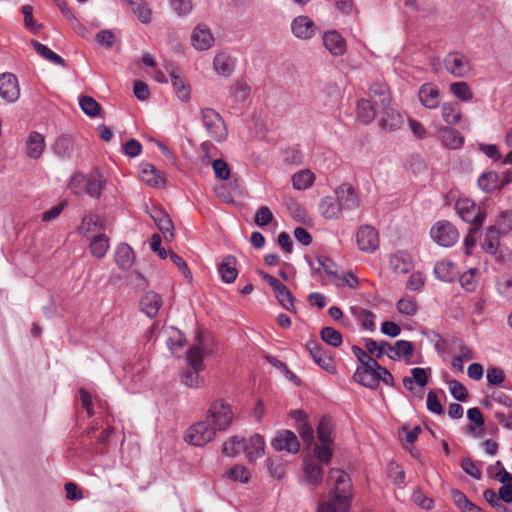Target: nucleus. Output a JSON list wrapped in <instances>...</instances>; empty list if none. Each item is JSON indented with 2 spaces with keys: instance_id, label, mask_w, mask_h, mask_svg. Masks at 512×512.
<instances>
[{
  "instance_id": "obj_24",
  "label": "nucleus",
  "mask_w": 512,
  "mask_h": 512,
  "mask_svg": "<svg viewBox=\"0 0 512 512\" xmlns=\"http://www.w3.org/2000/svg\"><path fill=\"white\" fill-rule=\"evenodd\" d=\"M236 59L226 52L217 53L214 57L213 68L223 77H229L234 71Z\"/></svg>"
},
{
  "instance_id": "obj_35",
  "label": "nucleus",
  "mask_w": 512,
  "mask_h": 512,
  "mask_svg": "<svg viewBox=\"0 0 512 512\" xmlns=\"http://www.w3.org/2000/svg\"><path fill=\"white\" fill-rule=\"evenodd\" d=\"M378 113L369 99H361L357 104V119L363 124L371 123Z\"/></svg>"
},
{
  "instance_id": "obj_42",
  "label": "nucleus",
  "mask_w": 512,
  "mask_h": 512,
  "mask_svg": "<svg viewBox=\"0 0 512 512\" xmlns=\"http://www.w3.org/2000/svg\"><path fill=\"white\" fill-rule=\"evenodd\" d=\"M31 45L35 49V51L45 58L46 60L59 65V66H66L65 60L59 56L58 54L54 53L50 48H48L46 45L36 41L31 40Z\"/></svg>"
},
{
  "instance_id": "obj_45",
  "label": "nucleus",
  "mask_w": 512,
  "mask_h": 512,
  "mask_svg": "<svg viewBox=\"0 0 512 512\" xmlns=\"http://www.w3.org/2000/svg\"><path fill=\"white\" fill-rule=\"evenodd\" d=\"M202 370L188 368L181 373V382L188 388H200L204 384V379L199 375Z\"/></svg>"
},
{
  "instance_id": "obj_16",
  "label": "nucleus",
  "mask_w": 512,
  "mask_h": 512,
  "mask_svg": "<svg viewBox=\"0 0 512 512\" xmlns=\"http://www.w3.org/2000/svg\"><path fill=\"white\" fill-rule=\"evenodd\" d=\"M291 31L299 39H310L315 35L316 25L308 16H298L291 23Z\"/></svg>"
},
{
  "instance_id": "obj_58",
  "label": "nucleus",
  "mask_w": 512,
  "mask_h": 512,
  "mask_svg": "<svg viewBox=\"0 0 512 512\" xmlns=\"http://www.w3.org/2000/svg\"><path fill=\"white\" fill-rule=\"evenodd\" d=\"M318 264L323 268L325 273L331 278L332 281L335 279H340V276L337 272L336 264L326 256H318L317 257Z\"/></svg>"
},
{
  "instance_id": "obj_21",
  "label": "nucleus",
  "mask_w": 512,
  "mask_h": 512,
  "mask_svg": "<svg viewBox=\"0 0 512 512\" xmlns=\"http://www.w3.org/2000/svg\"><path fill=\"white\" fill-rule=\"evenodd\" d=\"M158 229L164 234V237L171 240L174 237V225L169 215L162 209L155 208L150 213Z\"/></svg>"
},
{
  "instance_id": "obj_60",
  "label": "nucleus",
  "mask_w": 512,
  "mask_h": 512,
  "mask_svg": "<svg viewBox=\"0 0 512 512\" xmlns=\"http://www.w3.org/2000/svg\"><path fill=\"white\" fill-rule=\"evenodd\" d=\"M266 464L273 478L282 479L284 477L285 468L279 459L270 457L266 460Z\"/></svg>"
},
{
  "instance_id": "obj_18",
  "label": "nucleus",
  "mask_w": 512,
  "mask_h": 512,
  "mask_svg": "<svg viewBox=\"0 0 512 512\" xmlns=\"http://www.w3.org/2000/svg\"><path fill=\"white\" fill-rule=\"evenodd\" d=\"M438 138L449 149H459L464 144V138L460 132L448 126H442L438 129Z\"/></svg>"
},
{
  "instance_id": "obj_8",
  "label": "nucleus",
  "mask_w": 512,
  "mask_h": 512,
  "mask_svg": "<svg viewBox=\"0 0 512 512\" xmlns=\"http://www.w3.org/2000/svg\"><path fill=\"white\" fill-rule=\"evenodd\" d=\"M276 451H286L295 454L300 449V443L294 432L290 430H280L276 433L271 442Z\"/></svg>"
},
{
  "instance_id": "obj_19",
  "label": "nucleus",
  "mask_w": 512,
  "mask_h": 512,
  "mask_svg": "<svg viewBox=\"0 0 512 512\" xmlns=\"http://www.w3.org/2000/svg\"><path fill=\"white\" fill-rule=\"evenodd\" d=\"M378 113L380 115L379 124L383 129L394 131L401 127L403 118L391 105Z\"/></svg>"
},
{
  "instance_id": "obj_46",
  "label": "nucleus",
  "mask_w": 512,
  "mask_h": 512,
  "mask_svg": "<svg viewBox=\"0 0 512 512\" xmlns=\"http://www.w3.org/2000/svg\"><path fill=\"white\" fill-rule=\"evenodd\" d=\"M242 451H244L242 437L232 436L223 444L222 453L227 457H235Z\"/></svg>"
},
{
  "instance_id": "obj_39",
  "label": "nucleus",
  "mask_w": 512,
  "mask_h": 512,
  "mask_svg": "<svg viewBox=\"0 0 512 512\" xmlns=\"http://www.w3.org/2000/svg\"><path fill=\"white\" fill-rule=\"evenodd\" d=\"M315 175L309 169L301 170L292 176V185L296 190H305L313 185Z\"/></svg>"
},
{
  "instance_id": "obj_9",
  "label": "nucleus",
  "mask_w": 512,
  "mask_h": 512,
  "mask_svg": "<svg viewBox=\"0 0 512 512\" xmlns=\"http://www.w3.org/2000/svg\"><path fill=\"white\" fill-rule=\"evenodd\" d=\"M357 245L363 252L372 253L379 246V236L376 229L369 225L361 226L356 235Z\"/></svg>"
},
{
  "instance_id": "obj_57",
  "label": "nucleus",
  "mask_w": 512,
  "mask_h": 512,
  "mask_svg": "<svg viewBox=\"0 0 512 512\" xmlns=\"http://www.w3.org/2000/svg\"><path fill=\"white\" fill-rule=\"evenodd\" d=\"M353 355L361 363V367L371 368V365L376 367L377 361L373 359L366 351L357 345L351 347Z\"/></svg>"
},
{
  "instance_id": "obj_59",
  "label": "nucleus",
  "mask_w": 512,
  "mask_h": 512,
  "mask_svg": "<svg viewBox=\"0 0 512 512\" xmlns=\"http://www.w3.org/2000/svg\"><path fill=\"white\" fill-rule=\"evenodd\" d=\"M449 390L451 395L460 402H465L468 398V392L467 389L463 384H461L457 380H450L448 382Z\"/></svg>"
},
{
  "instance_id": "obj_56",
  "label": "nucleus",
  "mask_w": 512,
  "mask_h": 512,
  "mask_svg": "<svg viewBox=\"0 0 512 512\" xmlns=\"http://www.w3.org/2000/svg\"><path fill=\"white\" fill-rule=\"evenodd\" d=\"M459 283L463 289L467 292L475 291L478 285L477 279L475 277V270L470 269L459 277Z\"/></svg>"
},
{
  "instance_id": "obj_38",
  "label": "nucleus",
  "mask_w": 512,
  "mask_h": 512,
  "mask_svg": "<svg viewBox=\"0 0 512 512\" xmlns=\"http://www.w3.org/2000/svg\"><path fill=\"white\" fill-rule=\"evenodd\" d=\"M500 230L497 226H490L487 229L485 239L482 243V248L486 253L496 254L499 246Z\"/></svg>"
},
{
  "instance_id": "obj_62",
  "label": "nucleus",
  "mask_w": 512,
  "mask_h": 512,
  "mask_svg": "<svg viewBox=\"0 0 512 512\" xmlns=\"http://www.w3.org/2000/svg\"><path fill=\"white\" fill-rule=\"evenodd\" d=\"M227 476L231 480L246 483L250 478V473L244 466L236 465L227 472Z\"/></svg>"
},
{
  "instance_id": "obj_23",
  "label": "nucleus",
  "mask_w": 512,
  "mask_h": 512,
  "mask_svg": "<svg viewBox=\"0 0 512 512\" xmlns=\"http://www.w3.org/2000/svg\"><path fill=\"white\" fill-rule=\"evenodd\" d=\"M434 274L440 281L451 283L458 277L459 270L453 262L442 260L435 264Z\"/></svg>"
},
{
  "instance_id": "obj_36",
  "label": "nucleus",
  "mask_w": 512,
  "mask_h": 512,
  "mask_svg": "<svg viewBox=\"0 0 512 512\" xmlns=\"http://www.w3.org/2000/svg\"><path fill=\"white\" fill-rule=\"evenodd\" d=\"M477 185L484 193H493L498 190V173L494 170L482 173L477 180Z\"/></svg>"
},
{
  "instance_id": "obj_10",
  "label": "nucleus",
  "mask_w": 512,
  "mask_h": 512,
  "mask_svg": "<svg viewBox=\"0 0 512 512\" xmlns=\"http://www.w3.org/2000/svg\"><path fill=\"white\" fill-rule=\"evenodd\" d=\"M0 97L8 102H16L20 97L17 77L12 73L0 74Z\"/></svg>"
},
{
  "instance_id": "obj_2",
  "label": "nucleus",
  "mask_w": 512,
  "mask_h": 512,
  "mask_svg": "<svg viewBox=\"0 0 512 512\" xmlns=\"http://www.w3.org/2000/svg\"><path fill=\"white\" fill-rule=\"evenodd\" d=\"M201 120L209 136L217 141L227 138L228 131L221 115L211 108L201 110Z\"/></svg>"
},
{
  "instance_id": "obj_53",
  "label": "nucleus",
  "mask_w": 512,
  "mask_h": 512,
  "mask_svg": "<svg viewBox=\"0 0 512 512\" xmlns=\"http://www.w3.org/2000/svg\"><path fill=\"white\" fill-rule=\"evenodd\" d=\"M321 339L332 347L341 345L343 338L342 334L333 327H324L320 331Z\"/></svg>"
},
{
  "instance_id": "obj_64",
  "label": "nucleus",
  "mask_w": 512,
  "mask_h": 512,
  "mask_svg": "<svg viewBox=\"0 0 512 512\" xmlns=\"http://www.w3.org/2000/svg\"><path fill=\"white\" fill-rule=\"evenodd\" d=\"M497 291L505 298L512 299V278L502 276L496 282Z\"/></svg>"
},
{
  "instance_id": "obj_54",
  "label": "nucleus",
  "mask_w": 512,
  "mask_h": 512,
  "mask_svg": "<svg viewBox=\"0 0 512 512\" xmlns=\"http://www.w3.org/2000/svg\"><path fill=\"white\" fill-rule=\"evenodd\" d=\"M88 175L76 173L73 175L69 182V188L73 194L80 196L84 195L87 188Z\"/></svg>"
},
{
  "instance_id": "obj_12",
  "label": "nucleus",
  "mask_w": 512,
  "mask_h": 512,
  "mask_svg": "<svg viewBox=\"0 0 512 512\" xmlns=\"http://www.w3.org/2000/svg\"><path fill=\"white\" fill-rule=\"evenodd\" d=\"M418 97L421 104L427 109H436L440 105L441 94L439 88L433 83H424L420 86Z\"/></svg>"
},
{
  "instance_id": "obj_50",
  "label": "nucleus",
  "mask_w": 512,
  "mask_h": 512,
  "mask_svg": "<svg viewBox=\"0 0 512 512\" xmlns=\"http://www.w3.org/2000/svg\"><path fill=\"white\" fill-rule=\"evenodd\" d=\"M53 148L58 156L66 158L71 156L74 145L70 137L61 136L55 141Z\"/></svg>"
},
{
  "instance_id": "obj_26",
  "label": "nucleus",
  "mask_w": 512,
  "mask_h": 512,
  "mask_svg": "<svg viewBox=\"0 0 512 512\" xmlns=\"http://www.w3.org/2000/svg\"><path fill=\"white\" fill-rule=\"evenodd\" d=\"M197 344L192 345L186 355V361L189 368L195 370H204L203 351L200 347L202 344V335L200 333L196 336Z\"/></svg>"
},
{
  "instance_id": "obj_41",
  "label": "nucleus",
  "mask_w": 512,
  "mask_h": 512,
  "mask_svg": "<svg viewBox=\"0 0 512 512\" xmlns=\"http://www.w3.org/2000/svg\"><path fill=\"white\" fill-rule=\"evenodd\" d=\"M411 375L412 377H404L403 378V385L406 389L412 390L413 389V383L415 382L420 387H424L428 383V375L427 371L424 368L416 367L411 369Z\"/></svg>"
},
{
  "instance_id": "obj_20",
  "label": "nucleus",
  "mask_w": 512,
  "mask_h": 512,
  "mask_svg": "<svg viewBox=\"0 0 512 512\" xmlns=\"http://www.w3.org/2000/svg\"><path fill=\"white\" fill-rule=\"evenodd\" d=\"M323 44L333 56H342L346 52V41L337 31L326 32Z\"/></svg>"
},
{
  "instance_id": "obj_55",
  "label": "nucleus",
  "mask_w": 512,
  "mask_h": 512,
  "mask_svg": "<svg viewBox=\"0 0 512 512\" xmlns=\"http://www.w3.org/2000/svg\"><path fill=\"white\" fill-rule=\"evenodd\" d=\"M318 439L321 443H330L332 444L333 439L331 437L332 434V423L328 418H323L319 422L317 428Z\"/></svg>"
},
{
  "instance_id": "obj_40",
  "label": "nucleus",
  "mask_w": 512,
  "mask_h": 512,
  "mask_svg": "<svg viewBox=\"0 0 512 512\" xmlns=\"http://www.w3.org/2000/svg\"><path fill=\"white\" fill-rule=\"evenodd\" d=\"M390 265L397 273H408L413 267L411 256L403 252L393 255Z\"/></svg>"
},
{
  "instance_id": "obj_28",
  "label": "nucleus",
  "mask_w": 512,
  "mask_h": 512,
  "mask_svg": "<svg viewBox=\"0 0 512 512\" xmlns=\"http://www.w3.org/2000/svg\"><path fill=\"white\" fill-rule=\"evenodd\" d=\"M45 149L44 136L38 132H31L26 141V153L30 158H39Z\"/></svg>"
},
{
  "instance_id": "obj_15",
  "label": "nucleus",
  "mask_w": 512,
  "mask_h": 512,
  "mask_svg": "<svg viewBox=\"0 0 512 512\" xmlns=\"http://www.w3.org/2000/svg\"><path fill=\"white\" fill-rule=\"evenodd\" d=\"M369 100L376 107L378 112L391 105V95L386 85L374 83L369 89Z\"/></svg>"
},
{
  "instance_id": "obj_3",
  "label": "nucleus",
  "mask_w": 512,
  "mask_h": 512,
  "mask_svg": "<svg viewBox=\"0 0 512 512\" xmlns=\"http://www.w3.org/2000/svg\"><path fill=\"white\" fill-rule=\"evenodd\" d=\"M232 419L233 412L230 405L222 400L214 401L207 411L206 420L217 431L226 430L230 426Z\"/></svg>"
},
{
  "instance_id": "obj_31",
  "label": "nucleus",
  "mask_w": 512,
  "mask_h": 512,
  "mask_svg": "<svg viewBox=\"0 0 512 512\" xmlns=\"http://www.w3.org/2000/svg\"><path fill=\"white\" fill-rule=\"evenodd\" d=\"M441 115L446 124L457 125L462 120L461 107L457 102H446L441 106Z\"/></svg>"
},
{
  "instance_id": "obj_25",
  "label": "nucleus",
  "mask_w": 512,
  "mask_h": 512,
  "mask_svg": "<svg viewBox=\"0 0 512 512\" xmlns=\"http://www.w3.org/2000/svg\"><path fill=\"white\" fill-rule=\"evenodd\" d=\"M141 310L149 317L154 318L158 314L162 306L161 296L154 292L149 291L142 296L140 300Z\"/></svg>"
},
{
  "instance_id": "obj_7",
  "label": "nucleus",
  "mask_w": 512,
  "mask_h": 512,
  "mask_svg": "<svg viewBox=\"0 0 512 512\" xmlns=\"http://www.w3.org/2000/svg\"><path fill=\"white\" fill-rule=\"evenodd\" d=\"M446 70L455 77H465L470 71L469 61L459 52H450L444 58Z\"/></svg>"
},
{
  "instance_id": "obj_11",
  "label": "nucleus",
  "mask_w": 512,
  "mask_h": 512,
  "mask_svg": "<svg viewBox=\"0 0 512 512\" xmlns=\"http://www.w3.org/2000/svg\"><path fill=\"white\" fill-rule=\"evenodd\" d=\"M303 481L311 486L314 490L322 484L323 468L320 463L313 457H307L303 461Z\"/></svg>"
},
{
  "instance_id": "obj_17",
  "label": "nucleus",
  "mask_w": 512,
  "mask_h": 512,
  "mask_svg": "<svg viewBox=\"0 0 512 512\" xmlns=\"http://www.w3.org/2000/svg\"><path fill=\"white\" fill-rule=\"evenodd\" d=\"M243 448L246 455V458L249 462H255L257 459L263 456L265 449V441L264 438L255 433L252 435L248 441H245L243 438Z\"/></svg>"
},
{
  "instance_id": "obj_43",
  "label": "nucleus",
  "mask_w": 512,
  "mask_h": 512,
  "mask_svg": "<svg viewBox=\"0 0 512 512\" xmlns=\"http://www.w3.org/2000/svg\"><path fill=\"white\" fill-rule=\"evenodd\" d=\"M104 182L102 175L98 172L88 175L85 194L99 198L104 188Z\"/></svg>"
},
{
  "instance_id": "obj_47",
  "label": "nucleus",
  "mask_w": 512,
  "mask_h": 512,
  "mask_svg": "<svg viewBox=\"0 0 512 512\" xmlns=\"http://www.w3.org/2000/svg\"><path fill=\"white\" fill-rule=\"evenodd\" d=\"M449 88L450 92L461 101L468 102L473 98V92L466 82H453Z\"/></svg>"
},
{
  "instance_id": "obj_1",
  "label": "nucleus",
  "mask_w": 512,
  "mask_h": 512,
  "mask_svg": "<svg viewBox=\"0 0 512 512\" xmlns=\"http://www.w3.org/2000/svg\"><path fill=\"white\" fill-rule=\"evenodd\" d=\"M328 483L333 484L326 501L318 504L317 512H347L351 501V480L349 475L340 469H331Z\"/></svg>"
},
{
  "instance_id": "obj_63",
  "label": "nucleus",
  "mask_w": 512,
  "mask_h": 512,
  "mask_svg": "<svg viewBox=\"0 0 512 512\" xmlns=\"http://www.w3.org/2000/svg\"><path fill=\"white\" fill-rule=\"evenodd\" d=\"M273 220V214L269 207L261 206L255 214V223L259 227H264L270 224Z\"/></svg>"
},
{
  "instance_id": "obj_61",
  "label": "nucleus",
  "mask_w": 512,
  "mask_h": 512,
  "mask_svg": "<svg viewBox=\"0 0 512 512\" xmlns=\"http://www.w3.org/2000/svg\"><path fill=\"white\" fill-rule=\"evenodd\" d=\"M397 310L401 313V314H405V315H408V316H413L417 313L418 311V305L417 303L412 300V299H409V298H403V299H400L398 302H397Z\"/></svg>"
},
{
  "instance_id": "obj_6",
  "label": "nucleus",
  "mask_w": 512,
  "mask_h": 512,
  "mask_svg": "<svg viewBox=\"0 0 512 512\" xmlns=\"http://www.w3.org/2000/svg\"><path fill=\"white\" fill-rule=\"evenodd\" d=\"M216 432L207 420L199 421L187 430L185 440L194 446H204L215 438Z\"/></svg>"
},
{
  "instance_id": "obj_22",
  "label": "nucleus",
  "mask_w": 512,
  "mask_h": 512,
  "mask_svg": "<svg viewBox=\"0 0 512 512\" xmlns=\"http://www.w3.org/2000/svg\"><path fill=\"white\" fill-rule=\"evenodd\" d=\"M191 41L197 50H207L213 45L214 37L205 25H198L192 33Z\"/></svg>"
},
{
  "instance_id": "obj_13",
  "label": "nucleus",
  "mask_w": 512,
  "mask_h": 512,
  "mask_svg": "<svg viewBox=\"0 0 512 512\" xmlns=\"http://www.w3.org/2000/svg\"><path fill=\"white\" fill-rule=\"evenodd\" d=\"M306 348L318 366L329 373L335 372V366L333 364L332 358L326 355L323 347H321L316 340L308 341Z\"/></svg>"
},
{
  "instance_id": "obj_34",
  "label": "nucleus",
  "mask_w": 512,
  "mask_h": 512,
  "mask_svg": "<svg viewBox=\"0 0 512 512\" xmlns=\"http://www.w3.org/2000/svg\"><path fill=\"white\" fill-rule=\"evenodd\" d=\"M135 253L128 244H120L115 253V262L120 269H129L134 262Z\"/></svg>"
},
{
  "instance_id": "obj_49",
  "label": "nucleus",
  "mask_w": 512,
  "mask_h": 512,
  "mask_svg": "<svg viewBox=\"0 0 512 512\" xmlns=\"http://www.w3.org/2000/svg\"><path fill=\"white\" fill-rule=\"evenodd\" d=\"M352 311L364 329L371 332L375 330L374 314L371 311L363 308H353Z\"/></svg>"
},
{
  "instance_id": "obj_32",
  "label": "nucleus",
  "mask_w": 512,
  "mask_h": 512,
  "mask_svg": "<svg viewBox=\"0 0 512 512\" xmlns=\"http://www.w3.org/2000/svg\"><path fill=\"white\" fill-rule=\"evenodd\" d=\"M141 178L151 187H161L164 185V178L160 175V172L155 166L149 163H143L140 166Z\"/></svg>"
},
{
  "instance_id": "obj_51",
  "label": "nucleus",
  "mask_w": 512,
  "mask_h": 512,
  "mask_svg": "<svg viewBox=\"0 0 512 512\" xmlns=\"http://www.w3.org/2000/svg\"><path fill=\"white\" fill-rule=\"evenodd\" d=\"M102 228V222L99 216L94 214L85 215L82 219V222L79 226V232L82 234H87L89 232H94L98 229Z\"/></svg>"
},
{
  "instance_id": "obj_48",
  "label": "nucleus",
  "mask_w": 512,
  "mask_h": 512,
  "mask_svg": "<svg viewBox=\"0 0 512 512\" xmlns=\"http://www.w3.org/2000/svg\"><path fill=\"white\" fill-rule=\"evenodd\" d=\"M171 82L175 89L177 97L183 101L188 102L190 99V89L186 85L185 80L174 72L171 73Z\"/></svg>"
},
{
  "instance_id": "obj_30",
  "label": "nucleus",
  "mask_w": 512,
  "mask_h": 512,
  "mask_svg": "<svg viewBox=\"0 0 512 512\" xmlns=\"http://www.w3.org/2000/svg\"><path fill=\"white\" fill-rule=\"evenodd\" d=\"M414 346L410 341L398 340L392 348H390L391 354H388L390 359H405L407 364H411L410 358L412 357Z\"/></svg>"
},
{
  "instance_id": "obj_44",
  "label": "nucleus",
  "mask_w": 512,
  "mask_h": 512,
  "mask_svg": "<svg viewBox=\"0 0 512 512\" xmlns=\"http://www.w3.org/2000/svg\"><path fill=\"white\" fill-rule=\"evenodd\" d=\"M109 249V239L105 234L95 236L90 243L91 254L96 258H103Z\"/></svg>"
},
{
  "instance_id": "obj_52",
  "label": "nucleus",
  "mask_w": 512,
  "mask_h": 512,
  "mask_svg": "<svg viewBox=\"0 0 512 512\" xmlns=\"http://www.w3.org/2000/svg\"><path fill=\"white\" fill-rule=\"evenodd\" d=\"M79 105L82 111L90 117H96L100 114V104L90 96H82L79 99Z\"/></svg>"
},
{
  "instance_id": "obj_4",
  "label": "nucleus",
  "mask_w": 512,
  "mask_h": 512,
  "mask_svg": "<svg viewBox=\"0 0 512 512\" xmlns=\"http://www.w3.org/2000/svg\"><path fill=\"white\" fill-rule=\"evenodd\" d=\"M455 209L463 221L473 226L482 227L486 218V210L477 205L473 200L461 198L457 200Z\"/></svg>"
},
{
  "instance_id": "obj_27",
  "label": "nucleus",
  "mask_w": 512,
  "mask_h": 512,
  "mask_svg": "<svg viewBox=\"0 0 512 512\" xmlns=\"http://www.w3.org/2000/svg\"><path fill=\"white\" fill-rule=\"evenodd\" d=\"M220 278L225 283H233L238 275L236 268V258L234 256H226L218 266Z\"/></svg>"
},
{
  "instance_id": "obj_5",
  "label": "nucleus",
  "mask_w": 512,
  "mask_h": 512,
  "mask_svg": "<svg viewBox=\"0 0 512 512\" xmlns=\"http://www.w3.org/2000/svg\"><path fill=\"white\" fill-rule=\"evenodd\" d=\"M431 238L443 247L453 246L459 239L457 228L446 220L436 222L430 230Z\"/></svg>"
},
{
  "instance_id": "obj_14",
  "label": "nucleus",
  "mask_w": 512,
  "mask_h": 512,
  "mask_svg": "<svg viewBox=\"0 0 512 512\" xmlns=\"http://www.w3.org/2000/svg\"><path fill=\"white\" fill-rule=\"evenodd\" d=\"M335 193L342 210H351L358 207V195L352 185L343 183L336 189Z\"/></svg>"
},
{
  "instance_id": "obj_37",
  "label": "nucleus",
  "mask_w": 512,
  "mask_h": 512,
  "mask_svg": "<svg viewBox=\"0 0 512 512\" xmlns=\"http://www.w3.org/2000/svg\"><path fill=\"white\" fill-rule=\"evenodd\" d=\"M280 305L290 312H295L294 298L290 290L281 282L273 289Z\"/></svg>"
},
{
  "instance_id": "obj_29",
  "label": "nucleus",
  "mask_w": 512,
  "mask_h": 512,
  "mask_svg": "<svg viewBox=\"0 0 512 512\" xmlns=\"http://www.w3.org/2000/svg\"><path fill=\"white\" fill-rule=\"evenodd\" d=\"M353 379L360 385L370 389H376L378 387L375 369L372 365L371 368L358 367L353 375Z\"/></svg>"
},
{
  "instance_id": "obj_33",
  "label": "nucleus",
  "mask_w": 512,
  "mask_h": 512,
  "mask_svg": "<svg viewBox=\"0 0 512 512\" xmlns=\"http://www.w3.org/2000/svg\"><path fill=\"white\" fill-rule=\"evenodd\" d=\"M319 210L324 218L332 220L339 218L342 208L336 198L326 196L321 200Z\"/></svg>"
}]
</instances>
